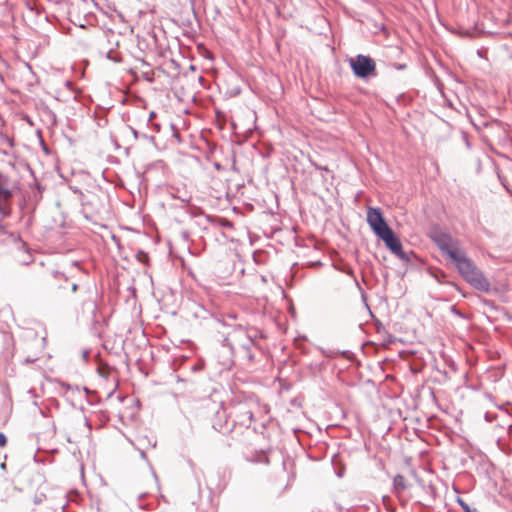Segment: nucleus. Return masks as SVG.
Wrapping results in <instances>:
<instances>
[{
  "label": "nucleus",
  "instance_id": "1",
  "mask_svg": "<svg viewBox=\"0 0 512 512\" xmlns=\"http://www.w3.org/2000/svg\"><path fill=\"white\" fill-rule=\"evenodd\" d=\"M349 66L354 76L361 80H369L377 76V66L375 60L364 54H357L349 60Z\"/></svg>",
  "mask_w": 512,
  "mask_h": 512
},
{
  "label": "nucleus",
  "instance_id": "2",
  "mask_svg": "<svg viewBox=\"0 0 512 512\" xmlns=\"http://www.w3.org/2000/svg\"><path fill=\"white\" fill-rule=\"evenodd\" d=\"M9 182V177L0 172V222L12 213L13 190L9 188Z\"/></svg>",
  "mask_w": 512,
  "mask_h": 512
},
{
  "label": "nucleus",
  "instance_id": "3",
  "mask_svg": "<svg viewBox=\"0 0 512 512\" xmlns=\"http://www.w3.org/2000/svg\"><path fill=\"white\" fill-rule=\"evenodd\" d=\"M382 240L386 246V248L399 259L405 262H409L410 258L408 253L403 250V245L400 238L396 235V233L392 230H388L384 234L378 237Z\"/></svg>",
  "mask_w": 512,
  "mask_h": 512
},
{
  "label": "nucleus",
  "instance_id": "4",
  "mask_svg": "<svg viewBox=\"0 0 512 512\" xmlns=\"http://www.w3.org/2000/svg\"><path fill=\"white\" fill-rule=\"evenodd\" d=\"M367 223L377 237L391 229L384 218L382 210L379 207L368 208Z\"/></svg>",
  "mask_w": 512,
  "mask_h": 512
},
{
  "label": "nucleus",
  "instance_id": "5",
  "mask_svg": "<svg viewBox=\"0 0 512 512\" xmlns=\"http://www.w3.org/2000/svg\"><path fill=\"white\" fill-rule=\"evenodd\" d=\"M431 240L449 259L452 253H456L460 249L453 238L444 232H435L431 235Z\"/></svg>",
  "mask_w": 512,
  "mask_h": 512
},
{
  "label": "nucleus",
  "instance_id": "6",
  "mask_svg": "<svg viewBox=\"0 0 512 512\" xmlns=\"http://www.w3.org/2000/svg\"><path fill=\"white\" fill-rule=\"evenodd\" d=\"M473 288L489 293L491 291V285L489 280L484 276L483 272L476 266L470 271L469 274L463 277Z\"/></svg>",
  "mask_w": 512,
  "mask_h": 512
},
{
  "label": "nucleus",
  "instance_id": "7",
  "mask_svg": "<svg viewBox=\"0 0 512 512\" xmlns=\"http://www.w3.org/2000/svg\"><path fill=\"white\" fill-rule=\"evenodd\" d=\"M450 260L454 263L462 277L469 274L470 271L476 267L474 262L466 256L462 249H459L456 253H452Z\"/></svg>",
  "mask_w": 512,
  "mask_h": 512
},
{
  "label": "nucleus",
  "instance_id": "8",
  "mask_svg": "<svg viewBox=\"0 0 512 512\" xmlns=\"http://www.w3.org/2000/svg\"><path fill=\"white\" fill-rule=\"evenodd\" d=\"M393 487L397 492L404 491L407 488L405 477L401 474H397L393 479Z\"/></svg>",
  "mask_w": 512,
  "mask_h": 512
},
{
  "label": "nucleus",
  "instance_id": "9",
  "mask_svg": "<svg viewBox=\"0 0 512 512\" xmlns=\"http://www.w3.org/2000/svg\"><path fill=\"white\" fill-rule=\"evenodd\" d=\"M129 129L131 130L135 139L142 138V139H145V140L155 144V137L153 135H147L145 133H140L131 126H129Z\"/></svg>",
  "mask_w": 512,
  "mask_h": 512
},
{
  "label": "nucleus",
  "instance_id": "10",
  "mask_svg": "<svg viewBox=\"0 0 512 512\" xmlns=\"http://www.w3.org/2000/svg\"><path fill=\"white\" fill-rule=\"evenodd\" d=\"M106 58L109 59L110 61L115 62V63H121L122 62L121 55L119 53L115 52L113 49H110L107 52Z\"/></svg>",
  "mask_w": 512,
  "mask_h": 512
},
{
  "label": "nucleus",
  "instance_id": "11",
  "mask_svg": "<svg viewBox=\"0 0 512 512\" xmlns=\"http://www.w3.org/2000/svg\"><path fill=\"white\" fill-rule=\"evenodd\" d=\"M456 502L462 508L463 512H475L461 497H457Z\"/></svg>",
  "mask_w": 512,
  "mask_h": 512
},
{
  "label": "nucleus",
  "instance_id": "12",
  "mask_svg": "<svg viewBox=\"0 0 512 512\" xmlns=\"http://www.w3.org/2000/svg\"><path fill=\"white\" fill-rule=\"evenodd\" d=\"M254 420V414L252 411H246L241 415L240 423L242 425L246 424V421L251 422Z\"/></svg>",
  "mask_w": 512,
  "mask_h": 512
},
{
  "label": "nucleus",
  "instance_id": "13",
  "mask_svg": "<svg viewBox=\"0 0 512 512\" xmlns=\"http://www.w3.org/2000/svg\"><path fill=\"white\" fill-rule=\"evenodd\" d=\"M136 258L139 262L143 263V264H146L147 261L149 260V255L147 252L143 251V250H139L136 254Z\"/></svg>",
  "mask_w": 512,
  "mask_h": 512
},
{
  "label": "nucleus",
  "instance_id": "14",
  "mask_svg": "<svg viewBox=\"0 0 512 512\" xmlns=\"http://www.w3.org/2000/svg\"><path fill=\"white\" fill-rule=\"evenodd\" d=\"M396 101L399 104L405 105V104L409 103L411 101V99L408 96H406V94L403 93V94H400L397 96Z\"/></svg>",
  "mask_w": 512,
  "mask_h": 512
},
{
  "label": "nucleus",
  "instance_id": "15",
  "mask_svg": "<svg viewBox=\"0 0 512 512\" xmlns=\"http://www.w3.org/2000/svg\"><path fill=\"white\" fill-rule=\"evenodd\" d=\"M431 275L439 283H442V279L445 278V273L442 271L432 272Z\"/></svg>",
  "mask_w": 512,
  "mask_h": 512
},
{
  "label": "nucleus",
  "instance_id": "16",
  "mask_svg": "<svg viewBox=\"0 0 512 512\" xmlns=\"http://www.w3.org/2000/svg\"><path fill=\"white\" fill-rule=\"evenodd\" d=\"M222 346L227 347L231 352H233L234 350V347L228 337H224L222 341Z\"/></svg>",
  "mask_w": 512,
  "mask_h": 512
},
{
  "label": "nucleus",
  "instance_id": "17",
  "mask_svg": "<svg viewBox=\"0 0 512 512\" xmlns=\"http://www.w3.org/2000/svg\"><path fill=\"white\" fill-rule=\"evenodd\" d=\"M212 428L215 430V431H218V432H223V423L221 421H214L212 423Z\"/></svg>",
  "mask_w": 512,
  "mask_h": 512
},
{
  "label": "nucleus",
  "instance_id": "18",
  "mask_svg": "<svg viewBox=\"0 0 512 512\" xmlns=\"http://www.w3.org/2000/svg\"><path fill=\"white\" fill-rule=\"evenodd\" d=\"M451 312H452L454 315H456V316H458V317H460V318H463V319H464V318H466V315H465L463 312H461L460 310H458V309L456 308V306H454V305H453V306H451Z\"/></svg>",
  "mask_w": 512,
  "mask_h": 512
},
{
  "label": "nucleus",
  "instance_id": "19",
  "mask_svg": "<svg viewBox=\"0 0 512 512\" xmlns=\"http://www.w3.org/2000/svg\"><path fill=\"white\" fill-rule=\"evenodd\" d=\"M252 345H253V341L250 337H248L247 342L242 344V348L244 350H246V352H249Z\"/></svg>",
  "mask_w": 512,
  "mask_h": 512
},
{
  "label": "nucleus",
  "instance_id": "20",
  "mask_svg": "<svg viewBox=\"0 0 512 512\" xmlns=\"http://www.w3.org/2000/svg\"><path fill=\"white\" fill-rule=\"evenodd\" d=\"M7 444V437L3 432H0V448Z\"/></svg>",
  "mask_w": 512,
  "mask_h": 512
},
{
  "label": "nucleus",
  "instance_id": "21",
  "mask_svg": "<svg viewBox=\"0 0 512 512\" xmlns=\"http://www.w3.org/2000/svg\"><path fill=\"white\" fill-rule=\"evenodd\" d=\"M53 276L55 278H63L65 281H67V277L63 273H61L59 271H54L53 272Z\"/></svg>",
  "mask_w": 512,
  "mask_h": 512
},
{
  "label": "nucleus",
  "instance_id": "22",
  "mask_svg": "<svg viewBox=\"0 0 512 512\" xmlns=\"http://www.w3.org/2000/svg\"><path fill=\"white\" fill-rule=\"evenodd\" d=\"M223 227H226V228H232L233 227V224L231 221L227 220V219H224L222 221V224H221Z\"/></svg>",
  "mask_w": 512,
  "mask_h": 512
},
{
  "label": "nucleus",
  "instance_id": "23",
  "mask_svg": "<svg viewBox=\"0 0 512 512\" xmlns=\"http://www.w3.org/2000/svg\"><path fill=\"white\" fill-rule=\"evenodd\" d=\"M406 67L407 66L404 63H395L394 64V68L397 69V70H404Z\"/></svg>",
  "mask_w": 512,
  "mask_h": 512
},
{
  "label": "nucleus",
  "instance_id": "24",
  "mask_svg": "<svg viewBox=\"0 0 512 512\" xmlns=\"http://www.w3.org/2000/svg\"><path fill=\"white\" fill-rule=\"evenodd\" d=\"M202 367H203V364H202V363H196V364H194V365L191 367V370H192V371H199V370H201V369H202Z\"/></svg>",
  "mask_w": 512,
  "mask_h": 512
},
{
  "label": "nucleus",
  "instance_id": "25",
  "mask_svg": "<svg viewBox=\"0 0 512 512\" xmlns=\"http://www.w3.org/2000/svg\"><path fill=\"white\" fill-rule=\"evenodd\" d=\"M82 357L85 361H88L89 360V357H90V351L89 350H84L82 352Z\"/></svg>",
  "mask_w": 512,
  "mask_h": 512
},
{
  "label": "nucleus",
  "instance_id": "26",
  "mask_svg": "<svg viewBox=\"0 0 512 512\" xmlns=\"http://www.w3.org/2000/svg\"><path fill=\"white\" fill-rule=\"evenodd\" d=\"M71 290H72V292H76L78 290V284L72 283Z\"/></svg>",
  "mask_w": 512,
  "mask_h": 512
},
{
  "label": "nucleus",
  "instance_id": "27",
  "mask_svg": "<svg viewBox=\"0 0 512 512\" xmlns=\"http://www.w3.org/2000/svg\"><path fill=\"white\" fill-rule=\"evenodd\" d=\"M1 234H8V231L5 229L4 226H0V235Z\"/></svg>",
  "mask_w": 512,
  "mask_h": 512
},
{
  "label": "nucleus",
  "instance_id": "28",
  "mask_svg": "<svg viewBox=\"0 0 512 512\" xmlns=\"http://www.w3.org/2000/svg\"><path fill=\"white\" fill-rule=\"evenodd\" d=\"M215 413H216V415H217L219 418H221V417H224V418H225V417H226V416H225V412H224V411H222V414L220 413V411H219V410H217Z\"/></svg>",
  "mask_w": 512,
  "mask_h": 512
},
{
  "label": "nucleus",
  "instance_id": "29",
  "mask_svg": "<svg viewBox=\"0 0 512 512\" xmlns=\"http://www.w3.org/2000/svg\"><path fill=\"white\" fill-rule=\"evenodd\" d=\"M188 69H189V71L194 72V71H196L197 67L195 65L191 64Z\"/></svg>",
  "mask_w": 512,
  "mask_h": 512
},
{
  "label": "nucleus",
  "instance_id": "30",
  "mask_svg": "<svg viewBox=\"0 0 512 512\" xmlns=\"http://www.w3.org/2000/svg\"><path fill=\"white\" fill-rule=\"evenodd\" d=\"M247 357L250 361H252L254 359V355L249 351L247 352Z\"/></svg>",
  "mask_w": 512,
  "mask_h": 512
},
{
  "label": "nucleus",
  "instance_id": "31",
  "mask_svg": "<svg viewBox=\"0 0 512 512\" xmlns=\"http://www.w3.org/2000/svg\"><path fill=\"white\" fill-rule=\"evenodd\" d=\"M99 374H100V376H102L104 378H108V373H105V372H102L101 370H99Z\"/></svg>",
  "mask_w": 512,
  "mask_h": 512
},
{
  "label": "nucleus",
  "instance_id": "32",
  "mask_svg": "<svg viewBox=\"0 0 512 512\" xmlns=\"http://www.w3.org/2000/svg\"><path fill=\"white\" fill-rule=\"evenodd\" d=\"M83 391H84L86 394H89V393H90V390H89V388H87V387H83Z\"/></svg>",
  "mask_w": 512,
  "mask_h": 512
},
{
  "label": "nucleus",
  "instance_id": "33",
  "mask_svg": "<svg viewBox=\"0 0 512 512\" xmlns=\"http://www.w3.org/2000/svg\"><path fill=\"white\" fill-rule=\"evenodd\" d=\"M140 455H141V457H142L143 459H145V458H146V453H145L144 451H141Z\"/></svg>",
  "mask_w": 512,
  "mask_h": 512
},
{
  "label": "nucleus",
  "instance_id": "34",
  "mask_svg": "<svg viewBox=\"0 0 512 512\" xmlns=\"http://www.w3.org/2000/svg\"><path fill=\"white\" fill-rule=\"evenodd\" d=\"M155 116V112H151L149 115V119H152Z\"/></svg>",
  "mask_w": 512,
  "mask_h": 512
},
{
  "label": "nucleus",
  "instance_id": "35",
  "mask_svg": "<svg viewBox=\"0 0 512 512\" xmlns=\"http://www.w3.org/2000/svg\"><path fill=\"white\" fill-rule=\"evenodd\" d=\"M318 169H323V170H327V167H320V166H317Z\"/></svg>",
  "mask_w": 512,
  "mask_h": 512
},
{
  "label": "nucleus",
  "instance_id": "36",
  "mask_svg": "<svg viewBox=\"0 0 512 512\" xmlns=\"http://www.w3.org/2000/svg\"><path fill=\"white\" fill-rule=\"evenodd\" d=\"M343 272H345L346 274H350V270H342Z\"/></svg>",
  "mask_w": 512,
  "mask_h": 512
},
{
  "label": "nucleus",
  "instance_id": "37",
  "mask_svg": "<svg viewBox=\"0 0 512 512\" xmlns=\"http://www.w3.org/2000/svg\"><path fill=\"white\" fill-rule=\"evenodd\" d=\"M342 475H343V474H342V472H338V473H337V476H338V477H342Z\"/></svg>",
  "mask_w": 512,
  "mask_h": 512
},
{
  "label": "nucleus",
  "instance_id": "38",
  "mask_svg": "<svg viewBox=\"0 0 512 512\" xmlns=\"http://www.w3.org/2000/svg\"><path fill=\"white\" fill-rule=\"evenodd\" d=\"M30 262H31V260H27V261H25V262H24V264H26V265H27V264H29Z\"/></svg>",
  "mask_w": 512,
  "mask_h": 512
},
{
  "label": "nucleus",
  "instance_id": "39",
  "mask_svg": "<svg viewBox=\"0 0 512 512\" xmlns=\"http://www.w3.org/2000/svg\"><path fill=\"white\" fill-rule=\"evenodd\" d=\"M22 247H26V244L24 242H21Z\"/></svg>",
  "mask_w": 512,
  "mask_h": 512
},
{
  "label": "nucleus",
  "instance_id": "40",
  "mask_svg": "<svg viewBox=\"0 0 512 512\" xmlns=\"http://www.w3.org/2000/svg\"><path fill=\"white\" fill-rule=\"evenodd\" d=\"M63 512H65V510L63 509Z\"/></svg>",
  "mask_w": 512,
  "mask_h": 512
}]
</instances>
